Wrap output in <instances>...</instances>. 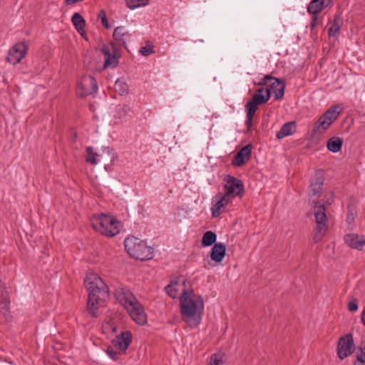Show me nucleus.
<instances>
[{
    "label": "nucleus",
    "instance_id": "4468645a",
    "mask_svg": "<svg viewBox=\"0 0 365 365\" xmlns=\"http://www.w3.org/2000/svg\"><path fill=\"white\" fill-rule=\"evenodd\" d=\"M354 339L351 334H346L340 338L337 346V354L341 359L350 355L354 349Z\"/></svg>",
    "mask_w": 365,
    "mask_h": 365
},
{
    "label": "nucleus",
    "instance_id": "9b49d317",
    "mask_svg": "<svg viewBox=\"0 0 365 365\" xmlns=\"http://www.w3.org/2000/svg\"><path fill=\"white\" fill-rule=\"evenodd\" d=\"M317 227L314 240L315 242H319L324 237L327 229V215L325 213V207L324 205L319 206L317 210L314 213Z\"/></svg>",
    "mask_w": 365,
    "mask_h": 365
},
{
    "label": "nucleus",
    "instance_id": "58836bf2",
    "mask_svg": "<svg viewBox=\"0 0 365 365\" xmlns=\"http://www.w3.org/2000/svg\"><path fill=\"white\" fill-rule=\"evenodd\" d=\"M83 0H66L65 1V3L67 4V5H70V4H74L77 2H79V1H83Z\"/></svg>",
    "mask_w": 365,
    "mask_h": 365
},
{
    "label": "nucleus",
    "instance_id": "2eb2a0df",
    "mask_svg": "<svg viewBox=\"0 0 365 365\" xmlns=\"http://www.w3.org/2000/svg\"><path fill=\"white\" fill-rule=\"evenodd\" d=\"M324 182L323 172L322 170L316 171L314 178L312 179L310 184L309 197L313 202L319 197Z\"/></svg>",
    "mask_w": 365,
    "mask_h": 365
},
{
    "label": "nucleus",
    "instance_id": "e433bc0d",
    "mask_svg": "<svg viewBox=\"0 0 365 365\" xmlns=\"http://www.w3.org/2000/svg\"><path fill=\"white\" fill-rule=\"evenodd\" d=\"M98 17L101 19L102 24L103 25V26L105 28H106V29L110 28V26H109L108 20H107L106 12L103 10H101L100 11V13L98 14Z\"/></svg>",
    "mask_w": 365,
    "mask_h": 365
},
{
    "label": "nucleus",
    "instance_id": "37998d69",
    "mask_svg": "<svg viewBox=\"0 0 365 365\" xmlns=\"http://www.w3.org/2000/svg\"><path fill=\"white\" fill-rule=\"evenodd\" d=\"M107 352L109 355L111 356L112 351H110L109 349L107 350Z\"/></svg>",
    "mask_w": 365,
    "mask_h": 365
},
{
    "label": "nucleus",
    "instance_id": "473e14b6",
    "mask_svg": "<svg viewBox=\"0 0 365 365\" xmlns=\"http://www.w3.org/2000/svg\"><path fill=\"white\" fill-rule=\"evenodd\" d=\"M356 361L354 365H365V346L356 354Z\"/></svg>",
    "mask_w": 365,
    "mask_h": 365
},
{
    "label": "nucleus",
    "instance_id": "f8f14e48",
    "mask_svg": "<svg viewBox=\"0 0 365 365\" xmlns=\"http://www.w3.org/2000/svg\"><path fill=\"white\" fill-rule=\"evenodd\" d=\"M28 46L24 42H19L10 48L6 56V61L11 64H17L26 56Z\"/></svg>",
    "mask_w": 365,
    "mask_h": 365
},
{
    "label": "nucleus",
    "instance_id": "1a4fd4ad",
    "mask_svg": "<svg viewBox=\"0 0 365 365\" xmlns=\"http://www.w3.org/2000/svg\"><path fill=\"white\" fill-rule=\"evenodd\" d=\"M259 85H267L265 88L269 91V97L272 93L274 100H279L284 96L285 84L282 80L267 75L261 79Z\"/></svg>",
    "mask_w": 365,
    "mask_h": 365
},
{
    "label": "nucleus",
    "instance_id": "7c9ffc66",
    "mask_svg": "<svg viewBox=\"0 0 365 365\" xmlns=\"http://www.w3.org/2000/svg\"><path fill=\"white\" fill-rule=\"evenodd\" d=\"M150 0H125L126 5L130 9L145 6L149 4Z\"/></svg>",
    "mask_w": 365,
    "mask_h": 365
},
{
    "label": "nucleus",
    "instance_id": "ddd939ff",
    "mask_svg": "<svg viewBox=\"0 0 365 365\" xmlns=\"http://www.w3.org/2000/svg\"><path fill=\"white\" fill-rule=\"evenodd\" d=\"M98 85L96 79L90 76H83L78 83V93L81 96H86L96 93Z\"/></svg>",
    "mask_w": 365,
    "mask_h": 365
},
{
    "label": "nucleus",
    "instance_id": "a19ab883",
    "mask_svg": "<svg viewBox=\"0 0 365 365\" xmlns=\"http://www.w3.org/2000/svg\"><path fill=\"white\" fill-rule=\"evenodd\" d=\"M361 321H362L363 324L365 326V307H364V310L362 311V313H361Z\"/></svg>",
    "mask_w": 365,
    "mask_h": 365
},
{
    "label": "nucleus",
    "instance_id": "393cba45",
    "mask_svg": "<svg viewBox=\"0 0 365 365\" xmlns=\"http://www.w3.org/2000/svg\"><path fill=\"white\" fill-rule=\"evenodd\" d=\"M103 53L105 56L103 68H115L118 64V58L114 51H110L108 48H104Z\"/></svg>",
    "mask_w": 365,
    "mask_h": 365
},
{
    "label": "nucleus",
    "instance_id": "bb28decb",
    "mask_svg": "<svg viewBox=\"0 0 365 365\" xmlns=\"http://www.w3.org/2000/svg\"><path fill=\"white\" fill-rule=\"evenodd\" d=\"M71 21L79 34L84 36L86 35L84 29L86 21L83 16L78 13H75L72 16Z\"/></svg>",
    "mask_w": 365,
    "mask_h": 365
},
{
    "label": "nucleus",
    "instance_id": "4c0bfd02",
    "mask_svg": "<svg viewBox=\"0 0 365 365\" xmlns=\"http://www.w3.org/2000/svg\"><path fill=\"white\" fill-rule=\"evenodd\" d=\"M318 14L319 13L311 14L312 15V23H311V31H312L314 29V28L318 24V16H317Z\"/></svg>",
    "mask_w": 365,
    "mask_h": 365
},
{
    "label": "nucleus",
    "instance_id": "20e7f679",
    "mask_svg": "<svg viewBox=\"0 0 365 365\" xmlns=\"http://www.w3.org/2000/svg\"><path fill=\"white\" fill-rule=\"evenodd\" d=\"M94 230L108 237H113L120 232L121 223L113 216L106 214L94 215L91 218Z\"/></svg>",
    "mask_w": 365,
    "mask_h": 365
},
{
    "label": "nucleus",
    "instance_id": "dca6fc26",
    "mask_svg": "<svg viewBox=\"0 0 365 365\" xmlns=\"http://www.w3.org/2000/svg\"><path fill=\"white\" fill-rule=\"evenodd\" d=\"M165 289L166 293L173 299L177 298L180 294L182 295L185 292H189L185 289V281L180 279L171 282Z\"/></svg>",
    "mask_w": 365,
    "mask_h": 365
},
{
    "label": "nucleus",
    "instance_id": "c9c22d12",
    "mask_svg": "<svg viewBox=\"0 0 365 365\" xmlns=\"http://www.w3.org/2000/svg\"><path fill=\"white\" fill-rule=\"evenodd\" d=\"M349 311L354 312L358 309V301L356 298H352L348 304Z\"/></svg>",
    "mask_w": 365,
    "mask_h": 365
},
{
    "label": "nucleus",
    "instance_id": "39448f33",
    "mask_svg": "<svg viewBox=\"0 0 365 365\" xmlns=\"http://www.w3.org/2000/svg\"><path fill=\"white\" fill-rule=\"evenodd\" d=\"M124 245L127 252L137 259L147 260L153 257V248L139 238L128 237L124 241Z\"/></svg>",
    "mask_w": 365,
    "mask_h": 365
},
{
    "label": "nucleus",
    "instance_id": "79ce46f5",
    "mask_svg": "<svg viewBox=\"0 0 365 365\" xmlns=\"http://www.w3.org/2000/svg\"><path fill=\"white\" fill-rule=\"evenodd\" d=\"M111 329H113V332H116V327H112Z\"/></svg>",
    "mask_w": 365,
    "mask_h": 365
},
{
    "label": "nucleus",
    "instance_id": "6ab92c4d",
    "mask_svg": "<svg viewBox=\"0 0 365 365\" xmlns=\"http://www.w3.org/2000/svg\"><path fill=\"white\" fill-rule=\"evenodd\" d=\"M131 337L130 331H123L113 341V344L118 351L125 352L130 344Z\"/></svg>",
    "mask_w": 365,
    "mask_h": 365
},
{
    "label": "nucleus",
    "instance_id": "b1692460",
    "mask_svg": "<svg viewBox=\"0 0 365 365\" xmlns=\"http://www.w3.org/2000/svg\"><path fill=\"white\" fill-rule=\"evenodd\" d=\"M114 39L120 44L125 46L126 42L130 40L131 36L125 26H118L113 31Z\"/></svg>",
    "mask_w": 365,
    "mask_h": 365
},
{
    "label": "nucleus",
    "instance_id": "f03ea898",
    "mask_svg": "<svg viewBox=\"0 0 365 365\" xmlns=\"http://www.w3.org/2000/svg\"><path fill=\"white\" fill-rule=\"evenodd\" d=\"M180 314L182 320L190 328L198 326L202 321L204 311V300L201 295L192 291L185 292L180 297Z\"/></svg>",
    "mask_w": 365,
    "mask_h": 365
},
{
    "label": "nucleus",
    "instance_id": "aec40b11",
    "mask_svg": "<svg viewBox=\"0 0 365 365\" xmlns=\"http://www.w3.org/2000/svg\"><path fill=\"white\" fill-rule=\"evenodd\" d=\"M215 198L217 199V201L211 208L212 215L213 217H217L220 216L221 213L220 210L226 207L232 201V200L230 198V197H227L225 194L223 195H217Z\"/></svg>",
    "mask_w": 365,
    "mask_h": 365
},
{
    "label": "nucleus",
    "instance_id": "412c9836",
    "mask_svg": "<svg viewBox=\"0 0 365 365\" xmlns=\"http://www.w3.org/2000/svg\"><path fill=\"white\" fill-rule=\"evenodd\" d=\"M332 4L333 0H312L307 6V12L309 14L319 13Z\"/></svg>",
    "mask_w": 365,
    "mask_h": 365
},
{
    "label": "nucleus",
    "instance_id": "a878e982",
    "mask_svg": "<svg viewBox=\"0 0 365 365\" xmlns=\"http://www.w3.org/2000/svg\"><path fill=\"white\" fill-rule=\"evenodd\" d=\"M296 132V123L290 121L284 123L280 130L277 133L276 137L278 139H282L284 137L292 135Z\"/></svg>",
    "mask_w": 365,
    "mask_h": 365
},
{
    "label": "nucleus",
    "instance_id": "c85d7f7f",
    "mask_svg": "<svg viewBox=\"0 0 365 365\" xmlns=\"http://www.w3.org/2000/svg\"><path fill=\"white\" fill-rule=\"evenodd\" d=\"M342 24V19L339 16H336L334 19V21L331 26L329 29V36H336L340 30L341 26Z\"/></svg>",
    "mask_w": 365,
    "mask_h": 365
},
{
    "label": "nucleus",
    "instance_id": "5701e85b",
    "mask_svg": "<svg viewBox=\"0 0 365 365\" xmlns=\"http://www.w3.org/2000/svg\"><path fill=\"white\" fill-rule=\"evenodd\" d=\"M226 253V246L222 242H217L212 248L210 257L215 262L220 263L222 261Z\"/></svg>",
    "mask_w": 365,
    "mask_h": 365
},
{
    "label": "nucleus",
    "instance_id": "4be33fe9",
    "mask_svg": "<svg viewBox=\"0 0 365 365\" xmlns=\"http://www.w3.org/2000/svg\"><path fill=\"white\" fill-rule=\"evenodd\" d=\"M345 243L351 248L361 250L365 245V237L356 234H348L344 236Z\"/></svg>",
    "mask_w": 365,
    "mask_h": 365
},
{
    "label": "nucleus",
    "instance_id": "9d476101",
    "mask_svg": "<svg viewBox=\"0 0 365 365\" xmlns=\"http://www.w3.org/2000/svg\"><path fill=\"white\" fill-rule=\"evenodd\" d=\"M225 195L233 200L236 197H242L244 195V184L242 180L227 175L224 179Z\"/></svg>",
    "mask_w": 365,
    "mask_h": 365
},
{
    "label": "nucleus",
    "instance_id": "72a5a7b5",
    "mask_svg": "<svg viewBox=\"0 0 365 365\" xmlns=\"http://www.w3.org/2000/svg\"><path fill=\"white\" fill-rule=\"evenodd\" d=\"M223 363L222 356L216 353L211 356L210 361L207 365H222Z\"/></svg>",
    "mask_w": 365,
    "mask_h": 365
},
{
    "label": "nucleus",
    "instance_id": "2f4dec72",
    "mask_svg": "<svg viewBox=\"0 0 365 365\" xmlns=\"http://www.w3.org/2000/svg\"><path fill=\"white\" fill-rule=\"evenodd\" d=\"M115 89L119 92L120 95H124L128 93V86L125 83L118 80L115 83Z\"/></svg>",
    "mask_w": 365,
    "mask_h": 365
},
{
    "label": "nucleus",
    "instance_id": "cd10ccee",
    "mask_svg": "<svg viewBox=\"0 0 365 365\" xmlns=\"http://www.w3.org/2000/svg\"><path fill=\"white\" fill-rule=\"evenodd\" d=\"M343 145V140L337 136L330 138L327 143V149L332 153L339 152Z\"/></svg>",
    "mask_w": 365,
    "mask_h": 365
},
{
    "label": "nucleus",
    "instance_id": "f704fd0d",
    "mask_svg": "<svg viewBox=\"0 0 365 365\" xmlns=\"http://www.w3.org/2000/svg\"><path fill=\"white\" fill-rule=\"evenodd\" d=\"M140 53L144 56H148L151 53H153L154 50L153 45L147 43L145 46L141 47Z\"/></svg>",
    "mask_w": 365,
    "mask_h": 365
},
{
    "label": "nucleus",
    "instance_id": "423d86ee",
    "mask_svg": "<svg viewBox=\"0 0 365 365\" xmlns=\"http://www.w3.org/2000/svg\"><path fill=\"white\" fill-rule=\"evenodd\" d=\"M269 99V91L264 88H260L256 90L254 96L246 103L247 119L245 124L248 129H250L252 125L253 118L256 110L258 109V106L266 103Z\"/></svg>",
    "mask_w": 365,
    "mask_h": 365
},
{
    "label": "nucleus",
    "instance_id": "c756f323",
    "mask_svg": "<svg viewBox=\"0 0 365 365\" xmlns=\"http://www.w3.org/2000/svg\"><path fill=\"white\" fill-rule=\"evenodd\" d=\"M217 235L212 231H207L202 236V245L203 247H208L215 242Z\"/></svg>",
    "mask_w": 365,
    "mask_h": 365
},
{
    "label": "nucleus",
    "instance_id": "6e6552de",
    "mask_svg": "<svg viewBox=\"0 0 365 365\" xmlns=\"http://www.w3.org/2000/svg\"><path fill=\"white\" fill-rule=\"evenodd\" d=\"M343 107L339 105L331 106L315 123L313 131L314 133H323L334 122L342 112Z\"/></svg>",
    "mask_w": 365,
    "mask_h": 365
},
{
    "label": "nucleus",
    "instance_id": "a211bd4d",
    "mask_svg": "<svg viewBox=\"0 0 365 365\" xmlns=\"http://www.w3.org/2000/svg\"><path fill=\"white\" fill-rule=\"evenodd\" d=\"M252 145L250 144L243 147L235 156L232 164L235 166H241L249 161L251 158Z\"/></svg>",
    "mask_w": 365,
    "mask_h": 365
},
{
    "label": "nucleus",
    "instance_id": "0eeeda50",
    "mask_svg": "<svg viewBox=\"0 0 365 365\" xmlns=\"http://www.w3.org/2000/svg\"><path fill=\"white\" fill-rule=\"evenodd\" d=\"M115 158L116 155L109 148H103L101 153H95L92 147H88L86 148V162L94 165L103 163L106 171L110 170V165Z\"/></svg>",
    "mask_w": 365,
    "mask_h": 365
},
{
    "label": "nucleus",
    "instance_id": "7ed1b4c3",
    "mask_svg": "<svg viewBox=\"0 0 365 365\" xmlns=\"http://www.w3.org/2000/svg\"><path fill=\"white\" fill-rule=\"evenodd\" d=\"M115 297L129 313L130 317L138 325L147 323V315L142 304L137 301L130 291L125 287H118L115 290Z\"/></svg>",
    "mask_w": 365,
    "mask_h": 365
},
{
    "label": "nucleus",
    "instance_id": "ea45409f",
    "mask_svg": "<svg viewBox=\"0 0 365 365\" xmlns=\"http://www.w3.org/2000/svg\"><path fill=\"white\" fill-rule=\"evenodd\" d=\"M334 200V196L332 193L329 194V196L328 197L327 203L331 204Z\"/></svg>",
    "mask_w": 365,
    "mask_h": 365
},
{
    "label": "nucleus",
    "instance_id": "f257e3e1",
    "mask_svg": "<svg viewBox=\"0 0 365 365\" xmlns=\"http://www.w3.org/2000/svg\"><path fill=\"white\" fill-rule=\"evenodd\" d=\"M88 292L87 309L94 317H98V309L108 297V288L103 280L96 273H89L85 279Z\"/></svg>",
    "mask_w": 365,
    "mask_h": 365
},
{
    "label": "nucleus",
    "instance_id": "f3484780",
    "mask_svg": "<svg viewBox=\"0 0 365 365\" xmlns=\"http://www.w3.org/2000/svg\"><path fill=\"white\" fill-rule=\"evenodd\" d=\"M10 301L8 293L0 282V313L3 315L6 320L9 321L11 315L9 311Z\"/></svg>",
    "mask_w": 365,
    "mask_h": 365
}]
</instances>
